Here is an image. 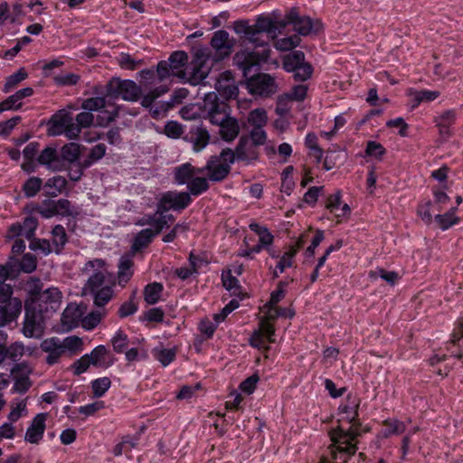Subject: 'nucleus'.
<instances>
[{
  "label": "nucleus",
  "instance_id": "36",
  "mask_svg": "<svg viewBox=\"0 0 463 463\" xmlns=\"http://www.w3.org/2000/svg\"><path fill=\"white\" fill-rule=\"evenodd\" d=\"M61 162L66 161L71 164H75L80 159V146L76 143H69L64 145L61 149Z\"/></svg>",
  "mask_w": 463,
  "mask_h": 463
},
{
  "label": "nucleus",
  "instance_id": "63",
  "mask_svg": "<svg viewBox=\"0 0 463 463\" xmlns=\"http://www.w3.org/2000/svg\"><path fill=\"white\" fill-rule=\"evenodd\" d=\"M61 345L63 352L68 350L73 353H78L81 350L82 340L76 335L68 336L64 338Z\"/></svg>",
  "mask_w": 463,
  "mask_h": 463
},
{
  "label": "nucleus",
  "instance_id": "2",
  "mask_svg": "<svg viewBox=\"0 0 463 463\" xmlns=\"http://www.w3.org/2000/svg\"><path fill=\"white\" fill-rule=\"evenodd\" d=\"M209 57L210 52L208 50L199 49L194 52L189 67H186L189 61L187 52L175 51L165 61L170 63L175 78L181 80H187L191 85L196 86L205 84L204 80L211 71V66L208 63Z\"/></svg>",
  "mask_w": 463,
  "mask_h": 463
},
{
  "label": "nucleus",
  "instance_id": "19",
  "mask_svg": "<svg viewBox=\"0 0 463 463\" xmlns=\"http://www.w3.org/2000/svg\"><path fill=\"white\" fill-rule=\"evenodd\" d=\"M216 156L212 157L206 165L208 177L213 182H222L231 172V166L228 164H219Z\"/></svg>",
  "mask_w": 463,
  "mask_h": 463
},
{
  "label": "nucleus",
  "instance_id": "31",
  "mask_svg": "<svg viewBox=\"0 0 463 463\" xmlns=\"http://www.w3.org/2000/svg\"><path fill=\"white\" fill-rule=\"evenodd\" d=\"M67 182L64 177L57 175L49 178L43 184L44 194L49 196H57L65 188Z\"/></svg>",
  "mask_w": 463,
  "mask_h": 463
},
{
  "label": "nucleus",
  "instance_id": "42",
  "mask_svg": "<svg viewBox=\"0 0 463 463\" xmlns=\"http://www.w3.org/2000/svg\"><path fill=\"white\" fill-rule=\"evenodd\" d=\"M111 344L115 353L123 354L128 346L129 339L125 332H123L121 329H118L113 335Z\"/></svg>",
  "mask_w": 463,
  "mask_h": 463
},
{
  "label": "nucleus",
  "instance_id": "55",
  "mask_svg": "<svg viewBox=\"0 0 463 463\" xmlns=\"http://www.w3.org/2000/svg\"><path fill=\"white\" fill-rule=\"evenodd\" d=\"M29 243L30 250L33 251H40L43 255L47 256L52 252L50 241L47 239H39L33 236Z\"/></svg>",
  "mask_w": 463,
  "mask_h": 463
},
{
  "label": "nucleus",
  "instance_id": "8",
  "mask_svg": "<svg viewBox=\"0 0 463 463\" xmlns=\"http://www.w3.org/2000/svg\"><path fill=\"white\" fill-rule=\"evenodd\" d=\"M48 131L52 136L65 135L69 139H77L76 128L73 125L71 113L65 109L58 110L48 122Z\"/></svg>",
  "mask_w": 463,
  "mask_h": 463
},
{
  "label": "nucleus",
  "instance_id": "10",
  "mask_svg": "<svg viewBox=\"0 0 463 463\" xmlns=\"http://www.w3.org/2000/svg\"><path fill=\"white\" fill-rule=\"evenodd\" d=\"M288 24L293 25L294 30L302 36L310 34H319L324 31L323 24L320 20H313L307 15H299L296 12H290L287 15Z\"/></svg>",
  "mask_w": 463,
  "mask_h": 463
},
{
  "label": "nucleus",
  "instance_id": "23",
  "mask_svg": "<svg viewBox=\"0 0 463 463\" xmlns=\"http://www.w3.org/2000/svg\"><path fill=\"white\" fill-rule=\"evenodd\" d=\"M233 30L237 34L241 35L256 46H264L263 43H259V39L255 38L253 26L249 24L248 20L241 19L235 21Z\"/></svg>",
  "mask_w": 463,
  "mask_h": 463
},
{
  "label": "nucleus",
  "instance_id": "40",
  "mask_svg": "<svg viewBox=\"0 0 463 463\" xmlns=\"http://www.w3.org/2000/svg\"><path fill=\"white\" fill-rule=\"evenodd\" d=\"M210 185L205 177H193V179L187 184L189 194L194 196H199L205 193L209 189Z\"/></svg>",
  "mask_w": 463,
  "mask_h": 463
},
{
  "label": "nucleus",
  "instance_id": "18",
  "mask_svg": "<svg viewBox=\"0 0 463 463\" xmlns=\"http://www.w3.org/2000/svg\"><path fill=\"white\" fill-rule=\"evenodd\" d=\"M249 137L242 136L237 144V160L238 161H254L259 159L258 146L250 144L249 146Z\"/></svg>",
  "mask_w": 463,
  "mask_h": 463
},
{
  "label": "nucleus",
  "instance_id": "4",
  "mask_svg": "<svg viewBox=\"0 0 463 463\" xmlns=\"http://www.w3.org/2000/svg\"><path fill=\"white\" fill-rule=\"evenodd\" d=\"M361 398L353 392H349L344 402L338 406V414L340 418L337 420L338 425L328 430V437L331 443L340 439H352L358 434L357 428L361 427L360 419Z\"/></svg>",
  "mask_w": 463,
  "mask_h": 463
},
{
  "label": "nucleus",
  "instance_id": "34",
  "mask_svg": "<svg viewBox=\"0 0 463 463\" xmlns=\"http://www.w3.org/2000/svg\"><path fill=\"white\" fill-rule=\"evenodd\" d=\"M253 26L254 35L257 38V35L261 33H275L276 25L274 21L266 15H259L256 19L255 24Z\"/></svg>",
  "mask_w": 463,
  "mask_h": 463
},
{
  "label": "nucleus",
  "instance_id": "33",
  "mask_svg": "<svg viewBox=\"0 0 463 463\" xmlns=\"http://www.w3.org/2000/svg\"><path fill=\"white\" fill-rule=\"evenodd\" d=\"M111 386V380L107 377H99L90 382L92 397L99 399L103 397Z\"/></svg>",
  "mask_w": 463,
  "mask_h": 463
},
{
  "label": "nucleus",
  "instance_id": "9",
  "mask_svg": "<svg viewBox=\"0 0 463 463\" xmlns=\"http://www.w3.org/2000/svg\"><path fill=\"white\" fill-rule=\"evenodd\" d=\"M193 202L188 192L167 191L161 194L156 206L157 213H168L170 210L180 212Z\"/></svg>",
  "mask_w": 463,
  "mask_h": 463
},
{
  "label": "nucleus",
  "instance_id": "5",
  "mask_svg": "<svg viewBox=\"0 0 463 463\" xmlns=\"http://www.w3.org/2000/svg\"><path fill=\"white\" fill-rule=\"evenodd\" d=\"M359 435L352 439H340L334 443H330L326 449L327 453L323 455L318 463H349L352 458L358 451L359 439L364 433L371 430L367 425L364 426L361 421V427L357 428Z\"/></svg>",
  "mask_w": 463,
  "mask_h": 463
},
{
  "label": "nucleus",
  "instance_id": "41",
  "mask_svg": "<svg viewBox=\"0 0 463 463\" xmlns=\"http://www.w3.org/2000/svg\"><path fill=\"white\" fill-rule=\"evenodd\" d=\"M174 108L175 100L155 102L149 114L154 119H159L165 117L167 112Z\"/></svg>",
  "mask_w": 463,
  "mask_h": 463
},
{
  "label": "nucleus",
  "instance_id": "52",
  "mask_svg": "<svg viewBox=\"0 0 463 463\" xmlns=\"http://www.w3.org/2000/svg\"><path fill=\"white\" fill-rule=\"evenodd\" d=\"M188 261L190 266L194 268V271H196V275L199 274V269L202 266H207L210 264V260L205 252L196 254L193 250L189 253Z\"/></svg>",
  "mask_w": 463,
  "mask_h": 463
},
{
  "label": "nucleus",
  "instance_id": "61",
  "mask_svg": "<svg viewBox=\"0 0 463 463\" xmlns=\"http://www.w3.org/2000/svg\"><path fill=\"white\" fill-rule=\"evenodd\" d=\"M239 301L236 299H232L228 304H226L220 313L214 314L213 319L217 324L223 322L226 317L235 309L239 307Z\"/></svg>",
  "mask_w": 463,
  "mask_h": 463
},
{
  "label": "nucleus",
  "instance_id": "56",
  "mask_svg": "<svg viewBox=\"0 0 463 463\" xmlns=\"http://www.w3.org/2000/svg\"><path fill=\"white\" fill-rule=\"evenodd\" d=\"M156 71V77L160 82L170 78H175V72L172 71L170 63L165 60L158 61Z\"/></svg>",
  "mask_w": 463,
  "mask_h": 463
},
{
  "label": "nucleus",
  "instance_id": "51",
  "mask_svg": "<svg viewBox=\"0 0 463 463\" xmlns=\"http://www.w3.org/2000/svg\"><path fill=\"white\" fill-rule=\"evenodd\" d=\"M260 382L258 372L244 379L239 385V390L246 395H251L257 389Z\"/></svg>",
  "mask_w": 463,
  "mask_h": 463
},
{
  "label": "nucleus",
  "instance_id": "46",
  "mask_svg": "<svg viewBox=\"0 0 463 463\" xmlns=\"http://www.w3.org/2000/svg\"><path fill=\"white\" fill-rule=\"evenodd\" d=\"M21 269L24 273H32L37 268V259L32 253H24L21 260L14 259Z\"/></svg>",
  "mask_w": 463,
  "mask_h": 463
},
{
  "label": "nucleus",
  "instance_id": "28",
  "mask_svg": "<svg viewBox=\"0 0 463 463\" xmlns=\"http://www.w3.org/2000/svg\"><path fill=\"white\" fill-rule=\"evenodd\" d=\"M164 291V286L160 282H151L144 288V299L148 305H156L159 302Z\"/></svg>",
  "mask_w": 463,
  "mask_h": 463
},
{
  "label": "nucleus",
  "instance_id": "64",
  "mask_svg": "<svg viewBox=\"0 0 463 463\" xmlns=\"http://www.w3.org/2000/svg\"><path fill=\"white\" fill-rule=\"evenodd\" d=\"M105 281V275L101 270H96L94 273L89 278L87 281V286L90 292L101 288Z\"/></svg>",
  "mask_w": 463,
  "mask_h": 463
},
{
  "label": "nucleus",
  "instance_id": "22",
  "mask_svg": "<svg viewBox=\"0 0 463 463\" xmlns=\"http://www.w3.org/2000/svg\"><path fill=\"white\" fill-rule=\"evenodd\" d=\"M241 127L237 118L230 117L220 126V136L225 142L233 141L240 134Z\"/></svg>",
  "mask_w": 463,
  "mask_h": 463
},
{
  "label": "nucleus",
  "instance_id": "47",
  "mask_svg": "<svg viewBox=\"0 0 463 463\" xmlns=\"http://www.w3.org/2000/svg\"><path fill=\"white\" fill-rule=\"evenodd\" d=\"M93 120H94V116L92 115L91 112H89V111L80 112L76 116L75 119H73V125H74V128H76V129H78L77 138L79 137V136L81 132V129L90 128L93 124Z\"/></svg>",
  "mask_w": 463,
  "mask_h": 463
},
{
  "label": "nucleus",
  "instance_id": "32",
  "mask_svg": "<svg viewBox=\"0 0 463 463\" xmlns=\"http://www.w3.org/2000/svg\"><path fill=\"white\" fill-rule=\"evenodd\" d=\"M433 207L434 203L430 199L422 200L417 205V215L426 225H430L433 222L434 216L431 213Z\"/></svg>",
  "mask_w": 463,
  "mask_h": 463
},
{
  "label": "nucleus",
  "instance_id": "20",
  "mask_svg": "<svg viewBox=\"0 0 463 463\" xmlns=\"http://www.w3.org/2000/svg\"><path fill=\"white\" fill-rule=\"evenodd\" d=\"M43 283L37 277H30L24 284V290L27 294L24 307H34L36 299L41 295Z\"/></svg>",
  "mask_w": 463,
  "mask_h": 463
},
{
  "label": "nucleus",
  "instance_id": "14",
  "mask_svg": "<svg viewBox=\"0 0 463 463\" xmlns=\"http://www.w3.org/2000/svg\"><path fill=\"white\" fill-rule=\"evenodd\" d=\"M215 89L224 99H235L239 94V89L234 84L232 73L229 71L222 72L216 80Z\"/></svg>",
  "mask_w": 463,
  "mask_h": 463
},
{
  "label": "nucleus",
  "instance_id": "57",
  "mask_svg": "<svg viewBox=\"0 0 463 463\" xmlns=\"http://www.w3.org/2000/svg\"><path fill=\"white\" fill-rule=\"evenodd\" d=\"M21 224L23 226V232H24V236L27 240H31L35 236V231L39 224L36 217L32 215L26 216Z\"/></svg>",
  "mask_w": 463,
  "mask_h": 463
},
{
  "label": "nucleus",
  "instance_id": "44",
  "mask_svg": "<svg viewBox=\"0 0 463 463\" xmlns=\"http://www.w3.org/2000/svg\"><path fill=\"white\" fill-rule=\"evenodd\" d=\"M34 211L42 215L45 219L57 216V209L55 208V200L46 199L41 203L37 204Z\"/></svg>",
  "mask_w": 463,
  "mask_h": 463
},
{
  "label": "nucleus",
  "instance_id": "53",
  "mask_svg": "<svg viewBox=\"0 0 463 463\" xmlns=\"http://www.w3.org/2000/svg\"><path fill=\"white\" fill-rule=\"evenodd\" d=\"M324 239H325L324 231L317 229L316 231L314 237L311 240L310 245L306 249V250L304 252V256L307 260H308L309 259H313L315 257L316 249L324 241Z\"/></svg>",
  "mask_w": 463,
  "mask_h": 463
},
{
  "label": "nucleus",
  "instance_id": "27",
  "mask_svg": "<svg viewBox=\"0 0 463 463\" xmlns=\"http://www.w3.org/2000/svg\"><path fill=\"white\" fill-rule=\"evenodd\" d=\"M383 426L384 429L382 430V435L384 439H388L392 435H400L406 430L405 423L394 418H388L383 420Z\"/></svg>",
  "mask_w": 463,
  "mask_h": 463
},
{
  "label": "nucleus",
  "instance_id": "35",
  "mask_svg": "<svg viewBox=\"0 0 463 463\" xmlns=\"http://www.w3.org/2000/svg\"><path fill=\"white\" fill-rule=\"evenodd\" d=\"M94 298V305L97 307H104L113 296V286L106 285L99 289L91 292Z\"/></svg>",
  "mask_w": 463,
  "mask_h": 463
},
{
  "label": "nucleus",
  "instance_id": "24",
  "mask_svg": "<svg viewBox=\"0 0 463 463\" xmlns=\"http://www.w3.org/2000/svg\"><path fill=\"white\" fill-rule=\"evenodd\" d=\"M137 442L138 438L136 436H123L121 441L114 446L112 453L115 457L125 454L128 458H130V453L137 447Z\"/></svg>",
  "mask_w": 463,
  "mask_h": 463
},
{
  "label": "nucleus",
  "instance_id": "38",
  "mask_svg": "<svg viewBox=\"0 0 463 463\" xmlns=\"http://www.w3.org/2000/svg\"><path fill=\"white\" fill-rule=\"evenodd\" d=\"M43 188V179L38 176L29 177L23 184L22 190L26 198L34 197Z\"/></svg>",
  "mask_w": 463,
  "mask_h": 463
},
{
  "label": "nucleus",
  "instance_id": "7",
  "mask_svg": "<svg viewBox=\"0 0 463 463\" xmlns=\"http://www.w3.org/2000/svg\"><path fill=\"white\" fill-rule=\"evenodd\" d=\"M106 95L112 99L136 102L142 97V89L132 80L112 78L106 85Z\"/></svg>",
  "mask_w": 463,
  "mask_h": 463
},
{
  "label": "nucleus",
  "instance_id": "29",
  "mask_svg": "<svg viewBox=\"0 0 463 463\" xmlns=\"http://www.w3.org/2000/svg\"><path fill=\"white\" fill-rule=\"evenodd\" d=\"M300 250V246H289L288 249L279 257L277 268L280 272L292 268L295 264V258Z\"/></svg>",
  "mask_w": 463,
  "mask_h": 463
},
{
  "label": "nucleus",
  "instance_id": "30",
  "mask_svg": "<svg viewBox=\"0 0 463 463\" xmlns=\"http://www.w3.org/2000/svg\"><path fill=\"white\" fill-rule=\"evenodd\" d=\"M52 244L55 246V253L61 254L68 242V235L61 224H56L52 229Z\"/></svg>",
  "mask_w": 463,
  "mask_h": 463
},
{
  "label": "nucleus",
  "instance_id": "50",
  "mask_svg": "<svg viewBox=\"0 0 463 463\" xmlns=\"http://www.w3.org/2000/svg\"><path fill=\"white\" fill-rule=\"evenodd\" d=\"M433 221L436 222L437 226L440 230L447 231L453 227L454 225H458V223H460L461 219L459 217L449 216L446 213H438L434 216Z\"/></svg>",
  "mask_w": 463,
  "mask_h": 463
},
{
  "label": "nucleus",
  "instance_id": "45",
  "mask_svg": "<svg viewBox=\"0 0 463 463\" xmlns=\"http://www.w3.org/2000/svg\"><path fill=\"white\" fill-rule=\"evenodd\" d=\"M194 149L197 152L203 150L209 143L210 135L206 128H197L193 136Z\"/></svg>",
  "mask_w": 463,
  "mask_h": 463
},
{
  "label": "nucleus",
  "instance_id": "58",
  "mask_svg": "<svg viewBox=\"0 0 463 463\" xmlns=\"http://www.w3.org/2000/svg\"><path fill=\"white\" fill-rule=\"evenodd\" d=\"M105 408V402L103 401H96L91 403H88L83 406H80L79 408H76L75 410L78 411L80 414L84 415V418L93 416L98 412L99 411Z\"/></svg>",
  "mask_w": 463,
  "mask_h": 463
},
{
  "label": "nucleus",
  "instance_id": "13",
  "mask_svg": "<svg viewBox=\"0 0 463 463\" xmlns=\"http://www.w3.org/2000/svg\"><path fill=\"white\" fill-rule=\"evenodd\" d=\"M211 46L215 51V61H221L231 55L233 41L225 30L216 31L211 40Z\"/></svg>",
  "mask_w": 463,
  "mask_h": 463
},
{
  "label": "nucleus",
  "instance_id": "26",
  "mask_svg": "<svg viewBox=\"0 0 463 463\" xmlns=\"http://www.w3.org/2000/svg\"><path fill=\"white\" fill-rule=\"evenodd\" d=\"M305 60L306 56L302 51H293L283 57L282 67L287 72L294 73Z\"/></svg>",
  "mask_w": 463,
  "mask_h": 463
},
{
  "label": "nucleus",
  "instance_id": "3",
  "mask_svg": "<svg viewBox=\"0 0 463 463\" xmlns=\"http://www.w3.org/2000/svg\"><path fill=\"white\" fill-rule=\"evenodd\" d=\"M463 358V317L458 319L450 338L439 347L433 351V354L424 362L432 367V372L442 378L447 377L453 369L454 364L451 359L461 360Z\"/></svg>",
  "mask_w": 463,
  "mask_h": 463
},
{
  "label": "nucleus",
  "instance_id": "21",
  "mask_svg": "<svg viewBox=\"0 0 463 463\" xmlns=\"http://www.w3.org/2000/svg\"><path fill=\"white\" fill-rule=\"evenodd\" d=\"M202 172V169H196L190 163H184L175 168L174 179L179 185L188 184L196 173Z\"/></svg>",
  "mask_w": 463,
  "mask_h": 463
},
{
  "label": "nucleus",
  "instance_id": "1",
  "mask_svg": "<svg viewBox=\"0 0 463 463\" xmlns=\"http://www.w3.org/2000/svg\"><path fill=\"white\" fill-rule=\"evenodd\" d=\"M270 50L264 47L261 51L241 50L233 57L234 64L242 71L246 80L247 89L253 96L269 97L275 92L274 79L267 74L260 73V65L269 57Z\"/></svg>",
  "mask_w": 463,
  "mask_h": 463
},
{
  "label": "nucleus",
  "instance_id": "17",
  "mask_svg": "<svg viewBox=\"0 0 463 463\" xmlns=\"http://www.w3.org/2000/svg\"><path fill=\"white\" fill-rule=\"evenodd\" d=\"M83 312L78 306L69 305L62 313L61 324L66 331H71L79 326L82 320Z\"/></svg>",
  "mask_w": 463,
  "mask_h": 463
},
{
  "label": "nucleus",
  "instance_id": "48",
  "mask_svg": "<svg viewBox=\"0 0 463 463\" xmlns=\"http://www.w3.org/2000/svg\"><path fill=\"white\" fill-rule=\"evenodd\" d=\"M213 97V100L212 101L211 108L209 109L210 113H222L228 114L231 116V108L226 101L219 100L217 95L215 93H209L206 96V100H210Z\"/></svg>",
  "mask_w": 463,
  "mask_h": 463
},
{
  "label": "nucleus",
  "instance_id": "15",
  "mask_svg": "<svg viewBox=\"0 0 463 463\" xmlns=\"http://www.w3.org/2000/svg\"><path fill=\"white\" fill-rule=\"evenodd\" d=\"M47 420L46 413H38L32 420L28 427L24 439L32 444H38L43 439L46 428L45 421Z\"/></svg>",
  "mask_w": 463,
  "mask_h": 463
},
{
  "label": "nucleus",
  "instance_id": "60",
  "mask_svg": "<svg viewBox=\"0 0 463 463\" xmlns=\"http://www.w3.org/2000/svg\"><path fill=\"white\" fill-rule=\"evenodd\" d=\"M79 80L80 76L72 72L57 75L53 78V81L57 86H74Z\"/></svg>",
  "mask_w": 463,
  "mask_h": 463
},
{
  "label": "nucleus",
  "instance_id": "39",
  "mask_svg": "<svg viewBox=\"0 0 463 463\" xmlns=\"http://www.w3.org/2000/svg\"><path fill=\"white\" fill-rule=\"evenodd\" d=\"M28 77V73L25 71L24 68L19 69L16 72L11 74L6 78L5 82L3 91L5 93H9L13 91L14 89L17 87V85L24 80Z\"/></svg>",
  "mask_w": 463,
  "mask_h": 463
},
{
  "label": "nucleus",
  "instance_id": "6",
  "mask_svg": "<svg viewBox=\"0 0 463 463\" xmlns=\"http://www.w3.org/2000/svg\"><path fill=\"white\" fill-rule=\"evenodd\" d=\"M13 293L12 285L0 284V327L14 321L22 312V300L13 298Z\"/></svg>",
  "mask_w": 463,
  "mask_h": 463
},
{
  "label": "nucleus",
  "instance_id": "43",
  "mask_svg": "<svg viewBox=\"0 0 463 463\" xmlns=\"http://www.w3.org/2000/svg\"><path fill=\"white\" fill-rule=\"evenodd\" d=\"M268 121L267 112L264 109H252L248 115V122L253 128H263Z\"/></svg>",
  "mask_w": 463,
  "mask_h": 463
},
{
  "label": "nucleus",
  "instance_id": "49",
  "mask_svg": "<svg viewBox=\"0 0 463 463\" xmlns=\"http://www.w3.org/2000/svg\"><path fill=\"white\" fill-rule=\"evenodd\" d=\"M365 156L373 157L377 160H382L383 156L386 154L385 147L379 142L369 140L365 146Z\"/></svg>",
  "mask_w": 463,
  "mask_h": 463
},
{
  "label": "nucleus",
  "instance_id": "11",
  "mask_svg": "<svg viewBox=\"0 0 463 463\" xmlns=\"http://www.w3.org/2000/svg\"><path fill=\"white\" fill-rule=\"evenodd\" d=\"M23 334L28 338H39L43 333V320L46 317L34 307H24Z\"/></svg>",
  "mask_w": 463,
  "mask_h": 463
},
{
  "label": "nucleus",
  "instance_id": "12",
  "mask_svg": "<svg viewBox=\"0 0 463 463\" xmlns=\"http://www.w3.org/2000/svg\"><path fill=\"white\" fill-rule=\"evenodd\" d=\"M61 298V292L57 288H49L38 297L34 307L48 317L60 307Z\"/></svg>",
  "mask_w": 463,
  "mask_h": 463
},
{
  "label": "nucleus",
  "instance_id": "62",
  "mask_svg": "<svg viewBox=\"0 0 463 463\" xmlns=\"http://www.w3.org/2000/svg\"><path fill=\"white\" fill-rule=\"evenodd\" d=\"M22 121L21 116H14L8 120L0 121V137H7L12 130Z\"/></svg>",
  "mask_w": 463,
  "mask_h": 463
},
{
  "label": "nucleus",
  "instance_id": "54",
  "mask_svg": "<svg viewBox=\"0 0 463 463\" xmlns=\"http://www.w3.org/2000/svg\"><path fill=\"white\" fill-rule=\"evenodd\" d=\"M314 72V68L310 62L306 61V60L303 61V64H301L298 70L295 71L293 73V78L296 81H306L309 80Z\"/></svg>",
  "mask_w": 463,
  "mask_h": 463
},
{
  "label": "nucleus",
  "instance_id": "37",
  "mask_svg": "<svg viewBox=\"0 0 463 463\" xmlns=\"http://www.w3.org/2000/svg\"><path fill=\"white\" fill-rule=\"evenodd\" d=\"M108 350L105 345H99L92 349L90 354H86L89 356L91 365L95 367H103L106 365V357Z\"/></svg>",
  "mask_w": 463,
  "mask_h": 463
},
{
  "label": "nucleus",
  "instance_id": "59",
  "mask_svg": "<svg viewBox=\"0 0 463 463\" xmlns=\"http://www.w3.org/2000/svg\"><path fill=\"white\" fill-rule=\"evenodd\" d=\"M102 315L98 311H92L87 316H82L81 326L86 330L94 329L100 322Z\"/></svg>",
  "mask_w": 463,
  "mask_h": 463
},
{
  "label": "nucleus",
  "instance_id": "16",
  "mask_svg": "<svg viewBox=\"0 0 463 463\" xmlns=\"http://www.w3.org/2000/svg\"><path fill=\"white\" fill-rule=\"evenodd\" d=\"M40 165L50 170H56L61 165V156L55 146H48L37 156Z\"/></svg>",
  "mask_w": 463,
  "mask_h": 463
},
{
  "label": "nucleus",
  "instance_id": "25",
  "mask_svg": "<svg viewBox=\"0 0 463 463\" xmlns=\"http://www.w3.org/2000/svg\"><path fill=\"white\" fill-rule=\"evenodd\" d=\"M156 236L151 228H146L138 232L134 237L131 249L134 252H140L147 248Z\"/></svg>",
  "mask_w": 463,
  "mask_h": 463
}]
</instances>
